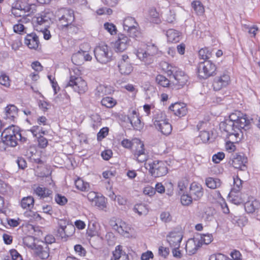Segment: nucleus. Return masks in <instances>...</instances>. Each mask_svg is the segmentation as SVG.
<instances>
[{"label":"nucleus","instance_id":"54","mask_svg":"<svg viewBox=\"0 0 260 260\" xmlns=\"http://www.w3.org/2000/svg\"><path fill=\"white\" fill-rule=\"evenodd\" d=\"M180 200L181 203L183 206H189L192 203L193 199L190 194H183Z\"/></svg>","mask_w":260,"mask_h":260},{"label":"nucleus","instance_id":"22","mask_svg":"<svg viewBox=\"0 0 260 260\" xmlns=\"http://www.w3.org/2000/svg\"><path fill=\"white\" fill-rule=\"evenodd\" d=\"M247 157L243 154L237 153L232 159V165L237 169L244 171L247 169Z\"/></svg>","mask_w":260,"mask_h":260},{"label":"nucleus","instance_id":"47","mask_svg":"<svg viewBox=\"0 0 260 260\" xmlns=\"http://www.w3.org/2000/svg\"><path fill=\"white\" fill-rule=\"evenodd\" d=\"M134 211L139 215H141L146 214L148 212V209L146 205L140 203L135 205Z\"/></svg>","mask_w":260,"mask_h":260},{"label":"nucleus","instance_id":"48","mask_svg":"<svg viewBox=\"0 0 260 260\" xmlns=\"http://www.w3.org/2000/svg\"><path fill=\"white\" fill-rule=\"evenodd\" d=\"M104 28L112 36H114L117 34V27L116 25L112 23L105 22L104 24Z\"/></svg>","mask_w":260,"mask_h":260},{"label":"nucleus","instance_id":"42","mask_svg":"<svg viewBox=\"0 0 260 260\" xmlns=\"http://www.w3.org/2000/svg\"><path fill=\"white\" fill-rule=\"evenodd\" d=\"M0 84L8 89L11 86L12 80L10 77L4 72L0 73Z\"/></svg>","mask_w":260,"mask_h":260},{"label":"nucleus","instance_id":"62","mask_svg":"<svg viewBox=\"0 0 260 260\" xmlns=\"http://www.w3.org/2000/svg\"><path fill=\"white\" fill-rule=\"evenodd\" d=\"M31 68L35 70L36 72L40 73L43 69V67L41 65V63L38 61H35L31 64Z\"/></svg>","mask_w":260,"mask_h":260},{"label":"nucleus","instance_id":"44","mask_svg":"<svg viewBox=\"0 0 260 260\" xmlns=\"http://www.w3.org/2000/svg\"><path fill=\"white\" fill-rule=\"evenodd\" d=\"M205 182L207 186L211 189L217 188L221 185L220 179L213 177L207 178Z\"/></svg>","mask_w":260,"mask_h":260},{"label":"nucleus","instance_id":"34","mask_svg":"<svg viewBox=\"0 0 260 260\" xmlns=\"http://www.w3.org/2000/svg\"><path fill=\"white\" fill-rule=\"evenodd\" d=\"M35 200L31 196L23 197L20 202V206L22 208L30 210L34 206Z\"/></svg>","mask_w":260,"mask_h":260},{"label":"nucleus","instance_id":"32","mask_svg":"<svg viewBox=\"0 0 260 260\" xmlns=\"http://www.w3.org/2000/svg\"><path fill=\"white\" fill-rule=\"evenodd\" d=\"M48 14L47 13L42 12L38 16L35 17L32 20L35 27H37L39 25H42L50 20Z\"/></svg>","mask_w":260,"mask_h":260},{"label":"nucleus","instance_id":"61","mask_svg":"<svg viewBox=\"0 0 260 260\" xmlns=\"http://www.w3.org/2000/svg\"><path fill=\"white\" fill-rule=\"evenodd\" d=\"M37 253L38 256L41 259H46L49 256V252L45 250H44L42 248L37 249Z\"/></svg>","mask_w":260,"mask_h":260},{"label":"nucleus","instance_id":"30","mask_svg":"<svg viewBox=\"0 0 260 260\" xmlns=\"http://www.w3.org/2000/svg\"><path fill=\"white\" fill-rule=\"evenodd\" d=\"M111 260H128V256L123 251L122 246L118 245L113 252Z\"/></svg>","mask_w":260,"mask_h":260},{"label":"nucleus","instance_id":"46","mask_svg":"<svg viewBox=\"0 0 260 260\" xmlns=\"http://www.w3.org/2000/svg\"><path fill=\"white\" fill-rule=\"evenodd\" d=\"M213 240V237L211 234H202L200 238H198V241L201 246L203 244L208 245L211 243Z\"/></svg>","mask_w":260,"mask_h":260},{"label":"nucleus","instance_id":"14","mask_svg":"<svg viewBox=\"0 0 260 260\" xmlns=\"http://www.w3.org/2000/svg\"><path fill=\"white\" fill-rule=\"evenodd\" d=\"M118 68L120 73L124 76L129 75L134 70L131 59L127 54H123L118 62Z\"/></svg>","mask_w":260,"mask_h":260},{"label":"nucleus","instance_id":"45","mask_svg":"<svg viewBox=\"0 0 260 260\" xmlns=\"http://www.w3.org/2000/svg\"><path fill=\"white\" fill-rule=\"evenodd\" d=\"M84 54L82 53L81 49L74 53L72 56L73 63L77 66H79L84 62Z\"/></svg>","mask_w":260,"mask_h":260},{"label":"nucleus","instance_id":"27","mask_svg":"<svg viewBox=\"0 0 260 260\" xmlns=\"http://www.w3.org/2000/svg\"><path fill=\"white\" fill-rule=\"evenodd\" d=\"M112 226L115 230L123 235L129 233L132 230L131 227L128 224L119 219H117Z\"/></svg>","mask_w":260,"mask_h":260},{"label":"nucleus","instance_id":"24","mask_svg":"<svg viewBox=\"0 0 260 260\" xmlns=\"http://www.w3.org/2000/svg\"><path fill=\"white\" fill-rule=\"evenodd\" d=\"M24 44L30 49L37 50L40 47V42L37 35L34 32L27 34L24 39Z\"/></svg>","mask_w":260,"mask_h":260},{"label":"nucleus","instance_id":"18","mask_svg":"<svg viewBox=\"0 0 260 260\" xmlns=\"http://www.w3.org/2000/svg\"><path fill=\"white\" fill-rule=\"evenodd\" d=\"M183 237L181 231H173L167 236V241L171 247L179 248Z\"/></svg>","mask_w":260,"mask_h":260},{"label":"nucleus","instance_id":"38","mask_svg":"<svg viewBox=\"0 0 260 260\" xmlns=\"http://www.w3.org/2000/svg\"><path fill=\"white\" fill-rule=\"evenodd\" d=\"M93 204L99 209L104 210L107 208V200L103 195H99Z\"/></svg>","mask_w":260,"mask_h":260},{"label":"nucleus","instance_id":"60","mask_svg":"<svg viewBox=\"0 0 260 260\" xmlns=\"http://www.w3.org/2000/svg\"><path fill=\"white\" fill-rule=\"evenodd\" d=\"M123 88L127 91L134 94L135 96L138 91V89L136 88V86L132 84H127L123 86Z\"/></svg>","mask_w":260,"mask_h":260},{"label":"nucleus","instance_id":"26","mask_svg":"<svg viewBox=\"0 0 260 260\" xmlns=\"http://www.w3.org/2000/svg\"><path fill=\"white\" fill-rule=\"evenodd\" d=\"M201 247L198 238H190L186 242L185 250L188 254L192 255L196 253Z\"/></svg>","mask_w":260,"mask_h":260},{"label":"nucleus","instance_id":"52","mask_svg":"<svg viewBox=\"0 0 260 260\" xmlns=\"http://www.w3.org/2000/svg\"><path fill=\"white\" fill-rule=\"evenodd\" d=\"M230 258L227 256L226 260H242L241 253L237 249L233 250L230 253Z\"/></svg>","mask_w":260,"mask_h":260},{"label":"nucleus","instance_id":"1","mask_svg":"<svg viewBox=\"0 0 260 260\" xmlns=\"http://www.w3.org/2000/svg\"><path fill=\"white\" fill-rule=\"evenodd\" d=\"M250 124L245 114L240 111H235L229 117V119L223 124V131L226 133L243 134L242 129L248 127Z\"/></svg>","mask_w":260,"mask_h":260},{"label":"nucleus","instance_id":"53","mask_svg":"<svg viewBox=\"0 0 260 260\" xmlns=\"http://www.w3.org/2000/svg\"><path fill=\"white\" fill-rule=\"evenodd\" d=\"M242 187V181L238 176L234 177V186L233 191L239 192Z\"/></svg>","mask_w":260,"mask_h":260},{"label":"nucleus","instance_id":"25","mask_svg":"<svg viewBox=\"0 0 260 260\" xmlns=\"http://www.w3.org/2000/svg\"><path fill=\"white\" fill-rule=\"evenodd\" d=\"M18 108L13 104H9L5 108L6 118L11 121H14L18 116Z\"/></svg>","mask_w":260,"mask_h":260},{"label":"nucleus","instance_id":"5","mask_svg":"<svg viewBox=\"0 0 260 260\" xmlns=\"http://www.w3.org/2000/svg\"><path fill=\"white\" fill-rule=\"evenodd\" d=\"M2 140L7 145L15 147L17 141L24 142L26 138L22 137L20 131L14 125L10 126L4 129L2 134Z\"/></svg>","mask_w":260,"mask_h":260},{"label":"nucleus","instance_id":"41","mask_svg":"<svg viewBox=\"0 0 260 260\" xmlns=\"http://www.w3.org/2000/svg\"><path fill=\"white\" fill-rule=\"evenodd\" d=\"M101 105L107 108H112L117 104V101L113 98L106 96L101 101Z\"/></svg>","mask_w":260,"mask_h":260},{"label":"nucleus","instance_id":"59","mask_svg":"<svg viewBox=\"0 0 260 260\" xmlns=\"http://www.w3.org/2000/svg\"><path fill=\"white\" fill-rule=\"evenodd\" d=\"M198 138L203 143H206L208 142L210 139L209 133L206 131H201Z\"/></svg>","mask_w":260,"mask_h":260},{"label":"nucleus","instance_id":"11","mask_svg":"<svg viewBox=\"0 0 260 260\" xmlns=\"http://www.w3.org/2000/svg\"><path fill=\"white\" fill-rule=\"evenodd\" d=\"M94 53L96 60L101 63L105 64L112 60V51L106 44H101L96 46Z\"/></svg>","mask_w":260,"mask_h":260},{"label":"nucleus","instance_id":"19","mask_svg":"<svg viewBox=\"0 0 260 260\" xmlns=\"http://www.w3.org/2000/svg\"><path fill=\"white\" fill-rule=\"evenodd\" d=\"M173 76L175 80L174 84L178 89L183 88L187 84L189 80L188 75L179 68L174 73Z\"/></svg>","mask_w":260,"mask_h":260},{"label":"nucleus","instance_id":"10","mask_svg":"<svg viewBox=\"0 0 260 260\" xmlns=\"http://www.w3.org/2000/svg\"><path fill=\"white\" fill-rule=\"evenodd\" d=\"M75 232V228L69 224V221L65 219H60L58 220L57 227L55 232V236L67 240L68 238L72 236Z\"/></svg>","mask_w":260,"mask_h":260},{"label":"nucleus","instance_id":"63","mask_svg":"<svg viewBox=\"0 0 260 260\" xmlns=\"http://www.w3.org/2000/svg\"><path fill=\"white\" fill-rule=\"evenodd\" d=\"M113 155V152L111 149H106L102 151L101 156L102 158L106 160H109Z\"/></svg>","mask_w":260,"mask_h":260},{"label":"nucleus","instance_id":"13","mask_svg":"<svg viewBox=\"0 0 260 260\" xmlns=\"http://www.w3.org/2000/svg\"><path fill=\"white\" fill-rule=\"evenodd\" d=\"M130 42V39L126 35L119 33L116 39L111 43V46L115 52L121 53L128 48Z\"/></svg>","mask_w":260,"mask_h":260},{"label":"nucleus","instance_id":"40","mask_svg":"<svg viewBox=\"0 0 260 260\" xmlns=\"http://www.w3.org/2000/svg\"><path fill=\"white\" fill-rule=\"evenodd\" d=\"M198 53L200 59L206 61L208 60V59L211 57L212 50L208 47H205L200 49Z\"/></svg>","mask_w":260,"mask_h":260},{"label":"nucleus","instance_id":"21","mask_svg":"<svg viewBox=\"0 0 260 260\" xmlns=\"http://www.w3.org/2000/svg\"><path fill=\"white\" fill-rule=\"evenodd\" d=\"M169 109L175 116L179 118L186 116L188 111L186 104L182 102L172 104L169 107Z\"/></svg>","mask_w":260,"mask_h":260},{"label":"nucleus","instance_id":"4","mask_svg":"<svg viewBox=\"0 0 260 260\" xmlns=\"http://www.w3.org/2000/svg\"><path fill=\"white\" fill-rule=\"evenodd\" d=\"M196 71L199 79L206 80L217 74V67L215 63L208 60L199 62Z\"/></svg>","mask_w":260,"mask_h":260},{"label":"nucleus","instance_id":"6","mask_svg":"<svg viewBox=\"0 0 260 260\" xmlns=\"http://www.w3.org/2000/svg\"><path fill=\"white\" fill-rule=\"evenodd\" d=\"M145 167L151 176L155 178L164 176L169 171L167 162L162 160H150L146 164Z\"/></svg>","mask_w":260,"mask_h":260},{"label":"nucleus","instance_id":"64","mask_svg":"<svg viewBox=\"0 0 260 260\" xmlns=\"http://www.w3.org/2000/svg\"><path fill=\"white\" fill-rule=\"evenodd\" d=\"M227 256L221 254V253H217L214 254L210 255L209 257V260H226Z\"/></svg>","mask_w":260,"mask_h":260},{"label":"nucleus","instance_id":"16","mask_svg":"<svg viewBox=\"0 0 260 260\" xmlns=\"http://www.w3.org/2000/svg\"><path fill=\"white\" fill-rule=\"evenodd\" d=\"M30 131L35 137L38 138V146L41 148H46L48 145L47 139L44 137L47 133L39 125H34L30 129Z\"/></svg>","mask_w":260,"mask_h":260},{"label":"nucleus","instance_id":"3","mask_svg":"<svg viewBox=\"0 0 260 260\" xmlns=\"http://www.w3.org/2000/svg\"><path fill=\"white\" fill-rule=\"evenodd\" d=\"M81 71L77 68L72 69L70 79L66 87H71L73 90L79 94H84L88 90V85L86 81L81 77Z\"/></svg>","mask_w":260,"mask_h":260},{"label":"nucleus","instance_id":"39","mask_svg":"<svg viewBox=\"0 0 260 260\" xmlns=\"http://www.w3.org/2000/svg\"><path fill=\"white\" fill-rule=\"evenodd\" d=\"M129 36L136 40H139L143 37V34L141 30L139 25L126 31Z\"/></svg>","mask_w":260,"mask_h":260},{"label":"nucleus","instance_id":"12","mask_svg":"<svg viewBox=\"0 0 260 260\" xmlns=\"http://www.w3.org/2000/svg\"><path fill=\"white\" fill-rule=\"evenodd\" d=\"M158 48L154 44H143L137 50L136 55L142 61H146L150 57L157 53Z\"/></svg>","mask_w":260,"mask_h":260},{"label":"nucleus","instance_id":"2","mask_svg":"<svg viewBox=\"0 0 260 260\" xmlns=\"http://www.w3.org/2000/svg\"><path fill=\"white\" fill-rule=\"evenodd\" d=\"M121 146L126 149H132L133 158L139 163H143L147 159L144 143L137 138L130 140L124 139L121 142Z\"/></svg>","mask_w":260,"mask_h":260},{"label":"nucleus","instance_id":"29","mask_svg":"<svg viewBox=\"0 0 260 260\" xmlns=\"http://www.w3.org/2000/svg\"><path fill=\"white\" fill-rule=\"evenodd\" d=\"M34 192L42 199L51 197L53 191L51 189L43 186H38L34 189Z\"/></svg>","mask_w":260,"mask_h":260},{"label":"nucleus","instance_id":"9","mask_svg":"<svg viewBox=\"0 0 260 260\" xmlns=\"http://www.w3.org/2000/svg\"><path fill=\"white\" fill-rule=\"evenodd\" d=\"M56 24L59 29L67 28L74 20V14L72 10L61 8L56 13Z\"/></svg>","mask_w":260,"mask_h":260},{"label":"nucleus","instance_id":"31","mask_svg":"<svg viewBox=\"0 0 260 260\" xmlns=\"http://www.w3.org/2000/svg\"><path fill=\"white\" fill-rule=\"evenodd\" d=\"M160 67L162 71L168 76L173 75L178 69V67L164 61L160 62Z\"/></svg>","mask_w":260,"mask_h":260},{"label":"nucleus","instance_id":"37","mask_svg":"<svg viewBox=\"0 0 260 260\" xmlns=\"http://www.w3.org/2000/svg\"><path fill=\"white\" fill-rule=\"evenodd\" d=\"M29 21V19H27V17H23L21 19H20L18 21V23L17 24H16L14 25L13 26V30L16 33H17L18 34H23L24 33H26V32L24 31L25 27L24 25L21 23H27L28 21Z\"/></svg>","mask_w":260,"mask_h":260},{"label":"nucleus","instance_id":"36","mask_svg":"<svg viewBox=\"0 0 260 260\" xmlns=\"http://www.w3.org/2000/svg\"><path fill=\"white\" fill-rule=\"evenodd\" d=\"M132 113L133 116L129 118L131 123L135 129L140 130L143 127V124L141 122L136 111H133Z\"/></svg>","mask_w":260,"mask_h":260},{"label":"nucleus","instance_id":"17","mask_svg":"<svg viewBox=\"0 0 260 260\" xmlns=\"http://www.w3.org/2000/svg\"><path fill=\"white\" fill-rule=\"evenodd\" d=\"M242 137L243 134L227 133L226 142L225 145L226 150L230 153L234 152L236 149L235 144L239 143L241 141Z\"/></svg>","mask_w":260,"mask_h":260},{"label":"nucleus","instance_id":"33","mask_svg":"<svg viewBox=\"0 0 260 260\" xmlns=\"http://www.w3.org/2000/svg\"><path fill=\"white\" fill-rule=\"evenodd\" d=\"M155 81L157 85L164 88H169L171 86L170 80L161 74L157 75Z\"/></svg>","mask_w":260,"mask_h":260},{"label":"nucleus","instance_id":"57","mask_svg":"<svg viewBox=\"0 0 260 260\" xmlns=\"http://www.w3.org/2000/svg\"><path fill=\"white\" fill-rule=\"evenodd\" d=\"M107 93V87L103 85H99L96 89L95 94L97 96L102 97Z\"/></svg>","mask_w":260,"mask_h":260},{"label":"nucleus","instance_id":"49","mask_svg":"<svg viewBox=\"0 0 260 260\" xmlns=\"http://www.w3.org/2000/svg\"><path fill=\"white\" fill-rule=\"evenodd\" d=\"M191 6L198 14H202L204 13V7L201 2L193 1L191 3Z\"/></svg>","mask_w":260,"mask_h":260},{"label":"nucleus","instance_id":"7","mask_svg":"<svg viewBox=\"0 0 260 260\" xmlns=\"http://www.w3.org/2000/svg\"><path fill=\"white\" fill-rule=\"evenodd\" d=\"M169 121L164 111H157L153 118V122L155 127L166 136L169 135L172 131V126Z\"/></svg>","mask_w":260,"mask_h":260},{"label":"nucleus","instance_id":"43","mask_svg":"<svg viewBox=\"0 0 260 260\" xmlns=\"http://www.w3.org/2000/svg\"><path fill=\"white\" fill-rule=\"evenodd\" d=\"M76 188L81 191H86L89 188L88 183L85 182L80 178H78L74 182Z\"/></svg>","mask_w":260,"mask_h":260},{"label":"nucleus","instance_id":"35","mask_svg":"<svg viewBox=\"0 0 260 260\" xmlns=\"http://www.w3.org/2000/svg\"><path fill=\"white\" fill-rule=\"evenodd\" d=\"M139 25L135 19L132 17H126L123 21V29L125 31Z\"/></svg>","mask_w":260,"mask_h":260},{"label":"nucleus","instance_id":"28","mask_svg":"<svg viewBox=\"0 0 260 260\" xmlns=\"http://www.w3.org/2000/svg\"><path fill=\"white\" fill-rule=\"evenodd\" d=\"M168 42L170 43H176L181 39V33L174 29H169L166 31Z\"/></svg>","mask_w":260,"mask_h":260},{"label":"nucleus","instance_id":"15","mask_svg":"<svg viewBox=\"0 0 260 260\" xmlns=\"http://www.w3.org/2000/svg\"><path fill=\"white\" fill-rule=\"evenodd\" d=\"M231 83L230 76L227 73H223L213 78L212 86L215 91H219L226 87Z\"/></svg>","mask_w":260,"mask_h":260},{"label":"nucleus","instance_id":"55","mask_svg":"<svg viewBox=\"0 0 260 260\" xmlns=\"http://www.w3.org/2000/svg\"><path fill=\"white\" fill-rule=\"evenodd\" d=\"M76 253L81 257H84L86 255V249L80 244H76L74 247Z\"/></svg>","mask_w":260,"mask_h":260},{"label":"nucleus","instance_id":"23","mask_svg":"<svg viewBox=\"0 0 260 260\" xmlns=\"http://www.w3.org/2000/svg\"><path fill=\"white\" fill-rule=\"evenodd\" d=\"M189 192L194 200H199L203 196L204 189L200 183L193 182L190 185Z\"/></svg>","mask_w":260,"mask_h":260},{"label":"nucleus","instance_id":"58","mask_svg":"<svg viewBox=\"0 0 260 260\" xmlns=\"http://www.w3.org/2000/svg\"><path fill=\"white\" fill-rule=\"evenodd\" d=\"M225 154L223 152H219L212 156V161L216 164L219 163L224 159Z\"/></svg>","mask_w":260,"mask_h":260},{"label":"nucleus","instance_id":"51","mask_svg":"<svg viewBox=\"0 0 260 260\" xmlns=\"http://www.w3.org/2000/svg\"><path fill=\"white\" fill-rule=\"evenodd\" d=\"M189 184V180L187 177L182 178L178 183V187L181 192L186 191Z\"/></svg>","mask_w":260,"mask_h":260},{"label":"nucleus","instance_id":"56","mask_svg":"<svg viewBox=\"0 0 260 260\" xmlns=\"http://www.w3.org/2000/svg\"><path fill=\"white\" fill-rule=\"evenodd\" d=\"M109 128L108 127H104L102 128L97 134V140L98 141H102L104 138L106 137L109 134Z\"/></svg>","mask_w":260,"mask_h":260},{"label":"nucleus","instance_id":"20","mask_svg":"<svg viewBox=\"0 0 260 260\" xmlns=\"http://www.w3.org/2000/svg\"><path fill=\"white\" fill-rule=\"evenodd\" d=\"M245 211L248 214L256 213L257 218L260 220V202L252 198L248 199L244 204Z\"/></svg>","mask_w":260,"mask_h":260},{"label":"nucleus","instance_id":"8","mask_svg":"<svg viewBox=\"0 0 260 260\" xmlns=\"http://www.w3.org/2000/svg\"><path fill=\"white\" fill-rule=\"evenodd\" d=\"M37 11L35 4H29L27 0H18L14 4L11 9L12 14L16 17H26V13H34Z\"/></svg>","mask_w":260,"mask_h":260},{"label":"nucleus","instance_id":"50","mask_svg":"<svg viewBox=\"0 0 260 260\" xmlns=\"http://www.w3.org/2000/svg\"><path fill=\"white\" fill-rule=\"evenodd\" d=\"M54 200L55 203L59 206H63L68 203V199L60 193H56L54 196Z\"/></svg>","mask_w":260,"mask_h":260}]
</instances>
